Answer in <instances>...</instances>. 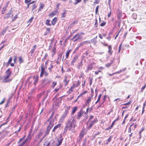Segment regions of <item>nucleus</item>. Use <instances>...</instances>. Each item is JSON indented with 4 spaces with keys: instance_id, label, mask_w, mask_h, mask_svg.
<instances>
[{
    "instance_id": "f257e3e1",
    "label": "nucleus",
    "mask_w": 146,
    "mask_h": 146,
    "mask_svg": "<svg viewBox=\"0 0 146 146\" xmlns=\"http://www.w3.org/2000/svg\"><path fill=\"white\" fill-rule=\"evenodd\" d=\"M76 123V121L73 117L69 118L66 123L64 133H66L68 129L70 131L73 132L74 131V129Z\"/></svg>"
},
{
    "instance_id": "f03ea898",
    "label": "nucleus",
    "mask_w": 146,
    "mask_h": 146,
    "mask_svg": "<svg viewBox=\"0 0 146 146\" xmlns=\"http://www.w3.org/2000/svg\"><path fill=\"white\" fill-rule=\"evenodd\" d=\"M5 75L3 79V81L5 82H10L12 80L11 79H8L11 76L12 72L10 68L8 69L5 72Z\"/></svg>"
},
{
    "instance_id": "7ed1b4c3",
    "label": "nucleus",
    "mask_w": 146,
    "mask_h": 146,
    "mask_svg": "<svg viewBox=\"0 0 146 146\" xmlns=\"http://www.w3.org/2000/svg\"><path fill=\"white\" fill-rule=\"evenodd\" d=\"M82 33H77L72 38H71V39L73 40L74 42H75L78 40H81L82 38Z\"/></svg>"
},
{
    "instance_id": "20e7f679",
    "label": "nucleus",
    "mask_w": 146,
    "mask_h": 146,
    "mask_svg": "<svg viewBox=\"0 0 146 146\" xmlns=\"http://www.w3.org/2000/svg\"><path fill=\"white\" fill-rule=\"evenodd\" d=\"M53 125L54 124H52L51 122L50 123V124H48V126L47 127V129L45 132V134L44 135H45L46 136V135H48L49 133L50 130L51 129Z\"/></svg>"
},
{
    "instance_id": "39448f33",
    "label": "nucleus",
    "mask_w": 146,
    "mask_h": 146,
    "mask_svg": "<svg viewBox=\"0 0 146 146\" xmlns=\"http://www.w3.org/2000/svg\"><path fill=\"white\" fill-rule=\"evenodd\" d=\"M95 64H96L94 62H92L89 64L86 70H85L86 72L87 73L89 70H91L92 68L94 67V66H95Z\"/></svg>"
},
{
    "instance_id": "423d86ee",
    "label": "nucleus",
    "mask_w": 146,
    "mask_h": 146,
    "mask_svg": "<svg viewBox=\"0 0 146 146\" xmlns=\"http://www.w3.org/2000/svg\"><path fill=\"white\" fill-rule=\"evenodd\" d=\"M78 55H75L72 58L70 65L72 66H74V65L75 62L78 59Z\"/></svg>"
},
{
    "instance_id": "0eeeda50",
    "label": "nucleus",
    "mask_w": 146,
    "mask_h": 146,
    "mask_svg": "<svg viewBox=\"0 0 146 146\" xmlns=\"http://www.w3.org/2000/svg\"><path fill=\"white\" fill-rule=\"evenodd\" d=\"M54 112H52V114L51 115L50 117H49V118L48 119V120H47V121H46V123L47 124H50V122H51V123L53 124L54 123V120H52V119L53 116L54 115Z\"/></svg>"
},
{
    "instance_id": "6e6552de",
    "label": "nucleus",
    "mask_w": 146,
    "mask_h": 146,
    "mask_svg": "<svg viewBox=\"0 0 146 146\" xmlns=\"http://www.w3.org/2000/svg\"><path fill=\"white\" fill-rule=\"evenodd\" d=\"M66 109L64 112L63 114L62 115V117L64 119L65 117L66 116L68 112V111L70 109V107L66 106Z\"/></svg>"
},
{
    "instance_id": "1a4fd4ad",
    "label": "nucleus",
    "mask_w": 146,
    "mask_h": 146,
    "mask_svg": "<svg viewBox=\"0 0 146 146\" xmlns=\"http://www.w3.org/2000/svg\"><path fill=\"white\" fill-rule=\"evenodd\" d=\"M44 131L43 129H40L39 131V132L37 135H36V137L37 139H39L42 135Z\"/></svg>"
},
{
    "instance_id": "9d476101",
    "label": "nucleus",
    "mask_w": 146,
    "mask_h": 146,
    "mask_svg": "<svg viewBox=\"0 0 146 146\" xmlns=\"http://www.w3.org/2000/svg\"><path fill=\"white\" fill-rule=\"evenodd\" d=\"M98 121L97 120V119L96 118L95 119H94V120L91 121L90 123V124L88 127V128L90 129L92 127L94 124Z\"/></svg>"
},
{
    "instance_id": "9b49d317",
    "label": "nucleus",
    "mask_w": 146,
    "mask_h": 146,
    "mask_svg": "<svg viewBox=\"0 0 146 146\" xmlns=\"http://www.w3.org/2000/svg\"><path fill=\"white\" fill-rule=\"evenodd\" d=\"M11 11L10 10L9 13L5 15L4 16V19H7L13 16V15L11 13Z\"/></svg>"
},
{
    "instance_id": "f8f14e48",
    "label": "nucleus",
    "mask_w": 146,
    "mask_h": 146,
    "mask_svg": "<svg viewBox=\"0 0 146 146\" xmlns=\"http://www.w3.org/2000/svg\"><path fill=\"white\" fill-rule=\"evenodd\" d=\"M63 139L61 137H60L59 139H58L57 141L58 143H57L56 144L57 146H59L61 144Z\"/></svg>"
},
{
    "instance_id": "ddd939ff",
    "label": "nucleus",
    "mask_w": 146,
    "mask_h": 146,
    "mask_svg": "<svg viewBox=\"0 0 146 146\" xmlns=\"http://www.w3.org/2000/svg\"><path fill=\"white\" fill-rule=\"evenodd\" d=\"M8 28V27L7 26L5 28H4L3 30L2 31L1 34L2 35H3L5 33L6 31H7V30Z\"/></svg>"
},
{
    "instance_id": "4468645a",
    "label": "nucleus",
    "mask_w": 146,
    "mask_h": 146,
    "mask_svg": "<svg viewBox=\"0 0 146 146\" xmlns=\"http://www.w3.org/2000/svg\"><path fill=\"white\" fill-rule=\"evenodd\" d=\"M92 96L91 97H89L88 98L86 102V105L87 106L88 104L92 100Z\"/></svg>"
},
{
    "instance_id": "2eb2a0df",
    "label": "nucleus",
    "mask_w": 146,
    "mask_h": 146,
    "mask_svg": "<svg viewBox=\"0 0 146 146\" xmlns=\"http://www.w3.org/2000/svg\"><path fill=\"white\" fill-rule=\"evenodd\" d=\"M60 124H58L57 125L54 126L53 129H52V131L54 132L56 129L57 128H58V127H60Z\"/></svg>"
},
{
    "instance_id": "dca6fc26",
    "label": "nucleus",
    "mask_w": 146,
    "mask_h": 146,
    "mask_svg": "<svg viewBox=\"0 0 146 146\" xmlns=\"http://www.w3.org/2000/svg\"><path fill=\"white\" fill-rule=\"evenodd\" d=\"M57 19L56 17L52 19V20L51 21V23L53 25H55V24L56 23V22L57 21Z\"/></svg>"
},
{
    "instance_id": "f3484780",
    "label": "nucleus",
    "mask_w": 146,
    "mask_h": 146,
    "mask_svg": "<svg viewBox=\"0 0 146 146\" xmlns=\"http://www.w3.org/2000/svg\"><path fill=\"white\" fill-rule=\"evenodd\" d=\"M29 137H27L26 139L21 144L19 145L18 146H23L27 141L28 138Z\"/></svg>"
},
{
    "instance_id": "a211bd4d",
    "label": "nucleus",
    "mask_w": 146,
    "mask_h": 146,
    "mask_svg": "<svg viewBox=\"0 0 146 146\" xmlns=\"http://www.w3.org/2000/svg\"><path fill=\"white\" fill-rule=\"evenodd\" d=\"M97 36H96V37L94 38H93L91 40V42L94 43H96L97 42L96 39Z\"/></svg>"
},
{
    "instance_id": "6ab92c4d",
    "label": "nucleus",
    "mask_w": 146,
    "mask_h": 146,
    "mask_svg": "<svg viewBox=\"0 0 146 146\" xmlns=\"http://www.w3.org/2000/svg\"><path fill=\"white\" fill-rule=\"evenodd\" d=\"M38 76L37 75H36L34 76V83L38 82Z\"/></svg>"
},
{
    "instance_id": "aec40b11",
    "label": "nucleus",
    "mask_w": 146,
    "mask_h": 146,
    "mask_svg": "<svg viewBox=\"0 0 146 146\" xmlns=\"http://www.w3.org/2000/svg\"><path fill=\"white\" fill-rule=\"evenodd\" d=\"M78 20H76L73 21L72 23L70 24V26H72L76 24L78 22Z\"/></svg>"
},
{
    "instance_id": "412c9836",
    "label": "nucleus",
    "mask_w": 146,
    "mask_h": 146,
    "mask_svg": "<svg viewBox=\"0 0 146 146\" xmlns=\"http://www.w3.org/2000/svg\"><path fill=\"white\" fill-rule=\"evenodd\" d=\"M70 50L68 51L66 53V55H65V60L66 59L68 58L69 55L70 54Z\"/></svg>"
},
{
    "instance_id": "4be33fe9",
    "label": "nucleus",
    "mask_w": 146,
    "mask_h": 146,
    "mask_svg": "<svg viewBox=\"0 0 146 146\" xmlns=\"http://www.w3.org/2000/svg\"><path fill=\"white\" fill-rule=\"evenodd\" d=\"M51 80L50 79H48V78H46L44 79V82L46 83H49L50 81Z\"/></svg>"
},
{
    "instance_id": "5701e85b",
    "label": "nucleus",
    "mask_w": 146,
    "mask_h": 146,
    "mask_svg": "<svg viewBox=\"0 0 146 146\" xmlns=\"http://www.w3.org/2000/svg\"><path fill=\"white\" fill-rule=\"evenodd\" d=\"M63 11V12L62 14V17H65L66 16L65 14L66 13L65 10H64Z\"/></svg>"
},
{
    "instance_id": "b1692460",
    "label": "nucleus",
    "mask_w": 146,
    "mask_h": 146,
    "mask_svg": "<svg viewBox=\"0 0 146 146\" xmlns=\"http://www.w3.org/2000/svg\"><path fill=\"white\" fill-rule=\"evenodd\" d=\"M77 109V108L76 107L74 108L72 111L71 114L72 115H73L74 113H75V111H76Z\"/></svg>"
},
{
    "instance_id": "393cba45",
    "label": "nucleus",
    "mask_w": 146,
    "mask_h": 146,
    "mask_svg": "<svg viewBox=\"0 0 146 146\" xmlns=\"http://www.w3.org/2000/svg\"><path fill=\"white\" fill-rule=\"evenodd\" d=\"M19 63L21 64L23 62V60L22 58V57L21 56H20L19 57Z\"/></svg>"
},
{
    "instance_id": "a878e982",
    "label": "nucleus",
    "mask_w": 146,
    "mask_h": 146,
    "mask_svg": "<svg viewBox=\"0 0 146 146\" xmlns=\"http://www.w3.org/2000/svg\"><path fill=\"white\" fill-rule=\"evenodd\" d=\"M56 13L55 12H51L49 14V16L51 17H52L56 15Z\"/></svg>"
},
{
    "instance_id": "bb28decb",
    "label": "nucleus",
    "mask_w": 146,
    "mask_h": 146,
    "mask_svg": "<svg viewBox=\"0 0 146 146\" xmlns=\"http://www.w3.org/2000/svg\"><path fill=\"white\" fill-rule=\"evenodd\" d=\"M41 72L44 73L45 69L43 67V64L41 66Z\"/></svg>"
},
{
    "instance_id": "cd10ccee",
    "label": "nucleus",
    "mask_w": 146,
    "mask_h": 146,
    "mask_svg": "<svg viewBox=\"0 0 146 146\" xmlns=\"http://www.w3.org/2000/svg\"><path fill=\"white\" fill-rule=\"evenodd\" d=\"M34 19L33 17H32L28 21L27 23H29V24L31 23L33 19Z\"/></svg>"
},
{
    "instance_id": "c85d7f7f",
    "label": "nucleus",
    "mask_w": 146,
    "mask_h": 146,
    "mask_svg": "<svg viewBox=\"0 0 146 146\" xmlns=\"http://www.w3.org/2000/svg\"><path fill=\"white\" fill-rule=\"evenodd\" d=\"M132 17L133 19H136L137 18V15L136 13H134L133 14Z\"/></svg>"
},
{
    "instance_id": "c756f323",
    "label": "nucleus",
    "mask_w": 146,
    "mask_h": 146,
    "mask_svg": "<svg viewBox=\"0 0 146 146\" xmlns=\"http://www.w3.org/2000/svg\"><path fill=\"white\" fill-rule=\"evenodd\" d=\"M113 63V61H111L110 63H108L106 64L105 66L107 67H110Z\"/></svg>"
},
{
    "instance_id": "7c9ffc66",
    "label": "nucleus",
    "mask_w": 146,
    "mask_h": 146,
    "mask_svg": "<svg viewBox=\"0 0 146 146\" xmlns=\"http://www.w3.org/2000/svg\"><path fill=\"white\" fill-rule=\"evenodd\" d=\"M82 113L81 111L78 112V113L77 115H78V119H79L82 115Z\"/></svg>"
},
{
    "instance_id": "2f4dec72",
    "label": "nucleus",
    "mask_w": 146,
    "mask_h": 146,
    "mask_svg": "<svg viewBox=\"0 0 146 146\" xmlns=\"http://www.w3.org/2000/svg\"><path fill=\"white\" fill-rule=\"evenodd\" d=\"M50 21L48 19H47L46 20V24L47 26H50L51 25L49 23V22Z\"/></svg>"
},
{
    "instance_id": "473e14b6",
    "label": "nucleus",
    "mask_w": 146,
    "mask_h": 146,
    "mask_svg": "<svg viewBox=\"0 0 146 146\" xmlns=\"http://www.w3.org/2000/svg\"><path fill=\"white\" fill-rule=\"evenodd\" d=\"M36 45H34L33 46V49L31 50V53H33L34 51L35 50V48H36Z\"/></svg>"
},
{
    "instance_id": "72a5a7b5",
    "label": "nucleus",
    "mask_w": 146,
    "mask_h": 146,
    "mask_svg": "<svg viewBox=\"0 0 146 146\" xmlns=\"http://www.w3.org/2000/svg\"><path fill=\"white\" fill-rule=\"evenodd\" d=\"M133 124H132L130 125V126L129 127L128 130V132L129 133H130L131 132V127L132 126Z\"/></svg>"
},
{
    "instance_id": "f704fd0d",
    "label": "nucleus",
    "mask_w": 146,
    "mask_h": 146,
    "mask_svg": "<svg viewBox=\"0 0 146 146\" xmlns=\"http://www.w3.org/2000/svg\"><path fill=\"white\" fill-rule=\"evenodd\" d=\"M47 56V54H45V56L44 58L42 59V61L44 62L45 60L46 59V57Z\"/></svg>"
},
{
    "instance_id": "c9c22d12",
    "label": "nucleus",
    "mask_w": 146,
    "mask_h": 146,
    "mask_svg": "<svg viewBox=\"0 0 146 146\" xmlns=\"http://www.w3.org/2000/svg\"><path fill=\"white\" fill-rule=\"evenodd\" d=\"M113 125H112V126H111V125H110V126L108 128H106L105 129V130H110V129H111L112 128V127H113Z\"/></svg>"
},
{
    "instance_id": "e433bc0d",
    "label": "nucleus",
    "mask_w": 146,
    "mask_h": 146,
    "mask_svg": "<svg viewBox=\"0 0 146 146\" xmlns=\"http://www.w3.org/2000/svg\"><path fill=\"white\" fill-rule=\"evenodd\" d=\"M44 7V5L41 3H40V8L41 9H43Z\"/></svg>"
},
{
    "instance_id": "4c0bfd02",
    "label": "nucleus",
    "mask_w": 146,
    "mask_h": 146,
    "mask_svg": "<svg viewBox=\"0 0 146 146\" xmlns=\"http://www.w3.org/2000/svg\"><path fill=\"white\" fill-rule=\"evenodd\" d=\"M86 42V41H85V42H83V43H81L80 44V45L79 46H78V47H77L76 48V50H77L78 49V48H79L81 46H82V44H83V43H85V42Z\"/></svg>"
},
{
    "instance_id": "58836bf2",
    "label": "nucleus",
    "mask_w": 146,
    "mask_h": 146,
    "mask_svg": "<svg viewBox=\"0 0 146 146\" xmlns=\"http://www.w3.org/2000/svg\"><path fill=\"white\" fill-rule=\"evenodd\" d=\"M106 24V23L104 21H103V22L100 25L101 27H103Z\"/></svg>"
},
{
    "instance_id": "ea45409f",
    "label": "nucleus",
    "mask_w": 146,
    "mask_h": 146,
    "mask_svg": "<svg viewBox=\"0 0 146 146\" xmlns=\"http://www.w3.org/2000/svg\"><path fill=\"white\" fill-rule=\"evenodd\" d=\"M12 57H11L10 58L8 61V64H10L11 62L12 61Z\"/></svg>"
},
{
    "instance_id": "a19ab883",
    "label": "nucleus",
    "mask_w": 146,
    "mask_h": 146,
    "mask_svg": "<svg viewBox=\"0 0 146 146\" xmlns=\"http://www.w3.org/2000/svg\"><path fill=\"white\" fill-rule=\"evenodd\" d=\"M146 86V85H145L141 89V92H143V90L145 89Z\"/></svg>"
},
{
    "instance_id": "79ce46f5",
    "label": "nucleus",
    "mask_w": 146,
    "mask_h": 146,
    "mask_svg": "<svg viewBox=\"0 0 146 146\" xmlns=\"http://www.w3.org/2000/svg\"><path fill=\"white\" fill-rule=\"evenodd\" d=\"M36 5L35 4L33 5L32 6V10H34L36 8Z\"/></svg>"
},
{
    "instance_id": "37998d69",
    "label": "nucleus",
    "mask_w": 146,
    "mask_h": 146,
    "mask_svg": "<svg viewBox=\"0 0 146 146\" xmlns=\"http://www.w3.org/2000/svg\"><path fill=\"white\" fill-rule=\"evenodd\" d=\"M106 97H107V96L106 95L104 96V97L103 98V102H102V104L103 103H104L105 102Z\"/></svg>"
},
{
    "instance_id": "c03bdc74",
    "label": "nucleus",
    "mask_w": 146,
    "mask_h": 146,
    "mask_svg": "<svg viewBox=\"0 0 146 146\" xmlns=\"http://www.w3.org/2000/svg\"><path fill=\"white\" fill-rule=\"evenodd\" d=\"M6 9V8L5 7L3 8L2 9V12H1L2 13V14H3V13H4L5 12V11Z\"/></svg>"
},
{
    "instance_id": "a18cd8bd",
    "label": "nucleus",
    "mask_w": 146,
    "mask_h": 146,
    "mask_svg": "<svg viewBox=\"0 0 146 146\" xmlns=\"http://www.w3.org/2000/svg\"><path fill=\"white\" fill-rule=\"evenodd\" d=\"M17 60V57L16 56H15L14 57V58L13 59V61L14 63H15Z\"/></svg>"
},
{
    "instance_id": "49530a36",
    "label": "nucleus",
    "mask_w": 146,
    "mask_h": 146,
    "mask_svg": "<svg viewBox=\"0 0 146 146\" xmlns=\"http://www.w3.org/2000/svg\"><path fill=\"white\" fill-rule=\"evenodd\" d=\"M99 6H98H98H97L96 7V11H95V12H96V14H97V12H98V8H99Z\"/></svg>"
},
{
    "instance_id": "de8ad7c7",
    "label": "nucleus",
    "mask_w": 146,
    "mask_h": 146,
    "mask_svg": "<svg viewBox=\"0 0 146 146\" xmlns=\"http://www.w3.org/2000/svg\"><path fill=\"white\" fill-rule=\"evenodd\" d=\"M118 118H119V117H118L117 119H116L115 120L113 121L112 122V123L111 126H112V125H114V124L115 123V122L118 119Z\"/></svg>"
},
{
    "instance_id": "09e8293b",
    "label": "nucleus",
    "mask_w": 146,
    "mask_h": 146,
    "mask_svg": "<svg viewBox=\"0 0 146 146\" xmlns=\"http://www.w3.org/2000/svg\"><path fill=\"white\" fill-rule=\"evenodd\" d=\"M25 137H24L20 139L19 140V141L18 142V143L19 144V143H20L23 139L25 138Z\"/></svg>"
},
{
    "instance_id": "8fccbe9b",
    "label": "nucleus",
    "mask_w": 146,
    "mask_h": 146,
    "mask_svg": "<svg viewBox=\"0 0 146 146\" xmlns=\"http://www.w3.org/2000/svg\"><path fill=\"white\" fill-rule=\"evenodd\" d=\"M17 18V15H16L14 17V18L13 19L12 21V22H13L14 20H15Z\"/></svg>"
},
{
    "instance_id": "3c124183",
    "label": "nucleus",
    "mask_w": 146,
    "mask_h": 146,
    "mask_svg": "<svg viewBox=\"0 0 146 146\" xmlns=\"http://www.w3.org/2000/svg\"><path fill=\"white\" fill-rule=\"evenodd\" d=\"M93 117L94 116H91L88 120V123L89 122L90 120L93 118Z\"/></svg>"
},
{
    "instance_id": "603ef678",
    "label": "nucleus",
    "mask_w": 146,
    "mask_h": 146,
    "mask_svg": "<svg viewBox=\"0 0 146 146\" xmlns=\"http://www.w3.org/2000/svg\"><path fill=\"white\" fill-rule=\"evenodd\" d=\"M53 66L52 64H50V67L48 68V69L50 71L51 69L53 68Z\"/></svg>"
},
{
    "instance_id": "864d4df0",
    "label": "nucleus",
    "mask_w": 146,
    "mask_h": 146,
    "mask_svg": "<svg viewBox=\"0 0 146 146\" xmlns=\"http://www.w3.org/2000/svg\"><path fill=\"white\" fill-rule=\"evenodd\" d=\"M5 99L4 98L1 101V102L0 103V105H1V104H3L5 101Z\"/></svg>"
},
{
    "instance_id": "5fc2aeb1",
    "label": "nucleus",
    "mask_w": 146,
    "mask_h": 146,
    "mask_svg": "<svg viewBox=\"0 0 146 146\" xmlns=\"http://www.w3.org/2000/svg\"><path fill=\"white\" fill-rule=\"evenodd\" d=\"M122 44V43H121L120 44L119 46V50H118V52H120V51L121 48V46Z\"/></svg>"
},
{
    "instance_id": "6e6d98bb",
    "label": "nucleus",
    "mask_w": 146,
    "mask_h": 146,
    "mask_svg": "<svg viewBox=\"0 0 146 146\" xmlns=\"http://www.w3.org/2000/svg\"><path fill=\"white\" fill-rule=\"evenodd\" d=\"M100 1V0H95V1H94V3L98 4L99 2Z\"/></svg>"
},
{
    "instance_id": "4d7b16f0",
    "label": "nucleus",
    "mask_w": 146,
    "mask_h": 146,
    "mask_svg": "<svg viewBox=\"0 0 146 146\" xmlns=\"http://www.w3.org/2000/svg\"><path fill=\"white\" fill-rule=\"evenodd\" d=\"M69 81V80H68V81H66L64 82V83L65 86H66L68 84Z\"/></svg>"
},
{
    "instance_id": "13d9d810",
    "label": "nucleus",
    "mask_w": 146,
    "mask_h": 146,
    "mask_svg": "<svg viewBox=\"0 0 146 146\" xmlns=\"http://www.w3.org/2000/svg\"><path fill=\"white\" fill-rule=\"evenodd\" d=\"M101 96H102V94H100V95H99L98 96V100L99 101H100V99H101Z\"/></svg>"
},
{
    "instance_id": "bf43d9fd",
    "label": "nucleus",
    "mask_w": 146,
    "mask_h": 146,
    "mask_svg": "<svg viewBox=\"0 0 146 146\" xmlns=\"http://www.w3.org/2000/svg\"><path fill=\"white\" fill-rule=\"evenodd\" d=\"M97 25H98V22H97V19H96V21L95 22L94 25L95 27H97Z\"/></svg>"
},
{
    "instance_id": "052dcab7",
    "label": "nucleus",
    "mask_w": 146,
    "mask_h": 146,
    "mask_svg": "<svg viewBox=\"0 0 146 146\" xmlns=\"http://www.w3.org/2000/svg\"><path fill=\"white\" fill-rule=\"evenodd\" d=\"M31 0H25V3H28L31 1Z\"/></svg>"
},
{
    "instance_id": "680f3d73",
    "label": "nucleus",
    "mask_w": 146,
    "mask_h": 146,
    "mask_svg": "<svg viewBox=\"0 0 146 146\" xmlns=\"http://www.w3.org/2000/svg\"><path fill=\"white\" fill-rule=\"evenodd\" d=\"M111 139V136H110L108 139L107 141L108 142V143L110 142V141Z\"/></svg>"
},
{
    "instance_id": "e2e57ef3",
    "label": "nucleus",
    "mask_w": 146,
    "mask_h": 146,
    "mask_svg": "<svg viewBox=\"0 0 146 146\" xmlns=\"http://www.w3.org/2000/svg\"><path fill=\"white\" fill-rule=\"evenodd\" d=\"M46 137L45 135H44V136L43 137L40 139L39 142V143H40V142H41L42 140L44 138Z\"/></svg>"
},
{
    "instance_id": "0e129e2a",
    "label": "nucleus",
    "mask_w": 146,
    "mask_h": 146,
    "mask_svg": "<svg viewBox=\"0 0 146 146\" xmlns=\"http://www.w3.org/2000/svg\"><path fill=\"white\" fill-rule=\"evenodd\" d=\"M130 102H128L126 103H125V104H123V105H130Z\"/></svg>"
},
{
    "instance_id": "69168bd1",
    "label": "nucleus",
    "mask_w": 146,
    "mask_h": 146,
    "mask_svg": "<svg viewBox=\"0 0 146 146\" xmlns=\"http://www.w3.org/2000/svg\"><path fill=\"white\" fill-rule=\"evenodd\" d=\"M112 52H113V51H112L111 50H108V52L109 53V54L110 55L112 54Z\"/></svg>"
},
{
    "instance_id": "338daca9",
    "label": "nucleus",
    "mask_w": 146,
    "mask_h": 146,
    "mask_svg": "<svg viewBox=\"0 0 146 146\" xmlns=\"http://www.w3.org/2000/svg\"><path fill=\"white\" fill-rule=\"evenodd\" d=\"M80 84V82L78 80V81L77 82V84L76 85V87H78Z\"/></svg>"
},
{
    "instance_id": "774afa93",
    "label": "nucleus",
    "mask_w": 146,
    "mask_h": 146,
    "mask_svg": "<svg viewBox=\"0 0 146 146\" xmlns=\"http://www.w3.org/2000/svg\"><path fill=\"white\" fill-rule=\"evenodd\" d=\"M56 84V83L55 82H53V83L52 87H54Z\"/></svg>"
}]
</instances>
